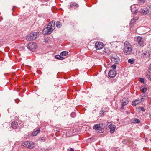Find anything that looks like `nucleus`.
I'll list each match as a JSON object with an SVG mask.
<instances>
[{"mask_svg": "<svg viewBox=\"0 0 151 151\" xmlns=\"http://www.w3.org/2000/svg\"><path fill=\"white\" fill-rule=\"evenodd\" d=\"M40 128H39L37 129L34 130V131L32 133V135L33 136H36L38 133L40 132Z\"/></svg>", "mask_w": 151, "mask_h": 151, "instance_id": "a211bd4d", "label": "nucleus"}, {"mask_svg": "<svg viewBox=\"0 0 151 151\" xmlns=\"http://www.w3.org/2000/svg\"><path fill=\"white\" fill-rule=\"evenodd\" d=\"M140 103V100L139 99H137L133 101L132 102V104L133 105L135 106L137 104H138Z\"/></svg>", "mask_w": 151, "mask_h": 151, "instance_id": "dca6fc26", "label": "nucleus"}, {"mask_svg": "<svg viewBox=\"0 0 151 151\" xmlns=\"http://www.w3.org/2000/svg\"><path fill=\"white\" fill-rule=\"evenodd\" d=\"M139 81H140L141 82L144 83V78H139Z\"/></svg>", "mask_w": 151, "mask_h": 151, "instance_id": "393cba45", "label": "nucleus"}, {"mask_svg": "<svg viewBox=\"0 0 151 151\" xmlns=\"http://www.w3.org/2000/svg\"><path fill=\"white\" fill-rule=\"evenodd\" d=\"M116 74V71L114 70H110L108 73V75L111 78L114 77Z\"/></svg>", "mask_w": 151, "mask_h": 151, "instance_id": "f8f14e48", "label": "nucleus"}, {"mask_svg": "<svg viewBox=\"0 0 151 151\" xmlns=\"http://www.w3.org/2000/svg\"><path fill=\"white\" fill-rule=\"evenodd\" d=\"M139 99L140 100V102L141 101H143L144 100V98H141V99Z\"/></svg>", "mask_w": 151, "mask_h": 151, "instance_id": "2f4dec72", "label": "nucleus"}, {"mask_svg": "<svg viewBox=\"0 0 151 151\" xmlns=\"http://www.w3.org/2000/svg\"><path fill=\"white\" fill-rule=\"evenodd\" d=\"M137 20V19L136 18H135L131 19L129 23L130 26L131 27H133L134 24L135 23L136 21Z\"/></svg>", "mask_w": 151, "mask_h": 151, "instance_id": "2eb2a0df", "label": "nucleus"}, {"mask_svg": "<svg viewBox=\"0 0 151 151\" xmlns=\"http://www.w3.org/2000/svg\"><path fill=\"white\" fill-rule=\"evenodd\" d=\"M108 128L110 129V132L111 133L114 132L116 126L115 125L112 124L111 122H108L107 124Z\"/></svg>", "mask_w": 151, "mask_h": 151, "instance_id": "1a4fd4ad", "label": "nucleus"}, {"mask_svg": "<svg viewBox=\"0 0 151 151\" xmlns=\"http://www.w3.org/2000/svg\"><path fill=\"white\" fill-rule=\"evenodd\" d=\"M19 125L17 122L15 121L12 122L11 124V127L14 129H16L19 127Z\"/></svg>", "mask_w": 151, "mask_h": 151, "instance_id": "4468645a", "label": "nucleus"}, {"mask_svg": "<svg viewBox=\"0 0 151 151\" xmlns=\"http://www.w3.org/2000/svg\"><path fill=\"white\" fill-rule=\"evenodd\" d=\"M132 48L130 44L127 41L125 42L124 44V52L127 54H130L132 51Z\"/></svg>", "mask_w": 151, "mask_h": 151, "instance_id": "f03ea898", "label": "nucleus"}, {"mask_svg": "<svg viewBox=\"0 0 151 151\" xmlns=\"http://www.w3.org/2000/svg\"><path fill=\"white\" fill-rule=\"evenodd\" d=\"M103 124H99L95 125L93 127L94 129L98 131L99 133H101L104 132V129L102 128Z\"/></svg>", "mask_w": 151, "mask_h": 151, "instance_id": "20e7f679", "label": "nucleus"}, {"mask_svg": "<svg viewBox=\"0 0 151 151\" xmlns=\"http://www.w3.org/2000/svg\"><path fill=\"white\" fill-rule=\"evenodd\" d=\"M141 91L143 93H144L147 91V88L144 87H142L141 88Z\"/></svg>", "mask_w": 151, "mask_h": 151, "instance_id": "b1692460", "label": "nucleus"}, {"mask_svg": "<svg viewBox=\"0 0 151 151\" xmlns=\"http://www.w3.org/2000/svg\"><path fill=\"white\" fill-rule=\"evenodd\" d=\"M27 48L31 51H34L37 48V46L35 43H29L27 46Z\"/></svg>", "mask_w": 151, "mask_h": 151, "instance_id": "0eeeda50", "label": "nucleus"}, {"mask_svg": "<svg viewBox=\"0 0 151 151\" xmlns=\"http://www.w3.org/2000/svg\"><path fill=\"white\" fill-rule=\"evenodd\" d=\"M144 55H146V54H145V53H144Z\"/></svg>", "mask_w": 151, "mask_h": 151, "instance_id": "4c0bfd02", "label": "nucleus"}, {"mask_svg": "<svg viewBox=\"0 0 151 151\" xmlns=\"http://www.w3.org/2000/svg\"><path fill=\"white\" fill-rule=\"evenodd\" d=\"M144 29H148V30H147V31H149V28H148V27H145V28H144Z\"/></svg>", "mask_w": 151, "mask_h": 151, "instance_id": "f704fd0d", "label": "nucleus"}, {"mask_svg": "<svg viewBox=\"0 0 151 151\" xmlns=\"http://www.w3.org/2000/svg\"><path fill=\"white\" fill-rule=\"evenodd\" d=\"M139 2L142 4H143L145 1V0H138Z\"/></svg>", "mask_w": 151, "mask_h": 151, "instance_id": "a878e982", "label": "nucleus"}, {"mask_svg": "<svg viewBox=\"0 0 151 151\" xmlns=\"http://www.w3.org/2000/svg\"><path fill=\"white\" fill-rule=\"evenodd\" d=\"M138 109H140V110L141 111H145V109L144 108V107H141L140 108H139V107L138 108Z\"/></svg>", "mask_w": 151, "mask_h": 151, "instance_id": "7c9ffc66", "label": "nucleus"}, {"mask_svg": "<svg viewBox=\"0 0 151 151\" xmlns=\"http://www.w3.org/2000/svg\"><path fill=\"white\" fill-rule=\"evenodd\" d=\"M22 145L24 147L30 148H33L35 146L34 143L33 142L31 141H26L24 143H23Z\"/></svg>", "mask_w": 151, "mask_h": 151, "instance_id": "423d86ee", "label": "nucleus"}, {"mask_svg": "<svg viewBox=\"0 0 151 151\" xmlns=\"http://www.w3.org/2000/svg\"><path fill=\"white\" fill-rule=\"evenodd\" d=\"M111 61L116 64L118 63L120 60L119 57L115 53L111 55Z\"/></svg>", "mask_w": 151, "mask_h": 151, "instance_id": "39448f33", "label": "nucleus"}, {"mask_svg": "<svg viewBox=\"0 0 151 151\" xmlns=\"http://www.w3.org/2000/svg\"><path fill=\"white\" fill-rule=\"evenodd\" d=\"M17 100H15V102H16V103H18V102H17Z\"/></svg>", "mask_w": 151, "mask_h": 151, "instance_id": "e433bc0d", "label": "nucleus"}, {"mask_svg": "<svg viewBox=\"0 0 151 151\" xmlns=\"http://www.w3.org/2000/svg\"><path fill=\"white\" fill-rule=\"evenodd\" d=\"M70 6L71 7H77L79 6V5L76 3L74 2H72L70 4Z\"/></svg>", "mask_w": 151, "mask_h": 151, "instance_id": "6ab92c4d", "label": "nucleus"}, {"mask_svg": "<svg viewBox=\"0 0 151 151\" xmlns=\"http://www.w3.org/2000/svg\"><path fill=\"white\" fill-rule=\"evenodd\" d=\"M42 1H49V0H41Z\"/></svg>", "mask_w": 151, "mask_h": 151, "instance_id": "c9c22d12", "label": "nucleus"}, {"mask_svg": "<svg viewBox=\"0 0 151 151\" xmlns=\"http://www.w3.org/2000/svg\"><path fill=\"white\" fill-rule=\"evenodd\" d=\"M39 35V33L38 32H33L30 33L29 35L27 36V39L29 41L34 40L36 39Z\"/></svg>", "mask_w": 151, "mask_h": 151, "instance_id": "7ed1b4c3", "label": "nucleus"}, {"mask_svg": "<svg viewBox=\"0 0 151 151\" xmlns=\"http://www.w3.org/2000/svg\"><path fill=\"white\" fill-rule=\"evenodd\" d=\"M140 11L141 14L144 15L150 13H151V6L147 7L144 9H141Z\"/></svg>", "mask_w": 151, "mask_h": 151, "instance_id": "6e6552de", "label": "nucleus"}, {"mask_svg": "<svg viewBox=\"0 0 151 151\" xmlns=\"http://www.w3.org/2000/svg\"><path fill=\"white\" fill-rule=\"evenodd\" d=\"M71 116L73 117H75L76 116V114L75 113L72 112L71 114Z\"/></svg>", "mask_w": 151, "mask_h": 151, "instance_id": "bb28decb", "label": "nucleus"}, {"mask_svg": "<svg viewBox=\"0 0 151 151\" xmlns=\"http://www.w3.org/2000/svg\"><path fill=\"white\" fill-rule=\"evenodd\" d=\"M132 123H139L140 122V121L139 119H137L134 118L132 119L131 121Z\"/></svg>", "mask_w": 151, "mask_h": 151, "instance_id": "f3484780", "label": "nucleus"}, {"mask_svg": "<svg viewBox=\"0 0 151 151\" xmlns=\"http://www.w3.org/2000/svg\"><path fill=\"white\" fill-rule=\"evenodd\" d=\"M148 72L150 73H151V64L150 65L149 68L148 70Z\"/></svg>", "mask_w": 151, "mask_h": 151, "instance_id": "cd10ccee", "label": "nucleus"}, {"mask_svg": "<svg viewBox=\"0 0 151 151\" xmlns=\"http://www.w3.org/2000/svg\"><path fill=\"white\" fill-rule=\"evenodd\" d=\"M68 151H74V150L73 148H70L69 150H68Z\"/></svg>", "mask_w": 151, "mask_h": 151, "instance_id": "72a5a7b5", "label": "nucleus"}, {"mask_svg": "<svg viewBox=\"0 0 151 151\" xmlns=\"http://www.w3.org/2000/svg\"><path fill=\"white\" fill-rule=\"evenodd\" d=\"M55 58L56 59L60 60H63L64 58L63 57H61V56L59 55H56L55 56Z\"/></svg>", "mask_w": 151, "mask_h": 151, "instance_id": "5701e85b", "label": "nucleus"}, {"mask_svg": "<svg viewBox=\"0 0 151 151\" xmlns=\"http://www.w3.org/2000/svg\"><path fill=\"white\" fill-rule=\"evenodd\" d=\"M55 28V22L52 21L48 24L47 27L42 31V33L44 35L50 34Z\"/></svg>", "mask_w": 151, "mask_h": 151, "instance_id": "f257e3e1", "label": "nucleus"}, {"mask_svg": "<svg viewBox=\"0 0 151 151\" xmlns=\"http://www.w3.org/2000/svg\"><path fill=\"white\" fill-rule=\"evenodd\" d=\"M128 103V101L127 98L125 97L124 98L122 99V108H123V106L127 105Z\"/></svg>", "mask_w": 151, "mask_h": 151, "instance_id": "ddd939ff", "label": "nucleus"}, {"mask_svg": "<svg viewBox=\"0 0 151 151\" xmlns=\"http://www.w3.org/2000/svg\"><path fill=\"white\" fill-rule=\"evenodd\" d=\"M146 76L147 77V78L148 79H150V80H151V76L149 75H147Z\"/></svg>", "mask_w": 151, "mask_h": 151, "instance_id": "c756f323", "label": "nucleus"}, {"mask_svg": "<svg viewBox=\"0 0 151 151\" xmlns=\"http://www.w3.org/2000/svg\"><path fill=\"white\" fill-rule=\"evenodd\" d=\"M149 127L147 125H146L145 127V128L146 129H148L149 128Z\"/></svg>", "mask_w": 151, "mask_h": 151, "instance_id": "473e14b6", "label": "nucleus"}, {"mask_svg": "<svg viewBox=\"0 0 151 151\" xmlns=\"http://www.w3.org/2000/svg\"><path fill=\"white\" fill-rule=\"evenodd\" d=\"M135 59L133 58L129 59L128 60V62L132 64H133L134 63Z\"/></svg>", "mask_w": 151, "mask_h": 151, "instance_id": "4be33fe9", "label": "nucleus"}, {"mask_svg": "<svg viewBox=\"0 0 151 151\" xmlns=\"http://www.w3.org/2000/svg\"><path fill=\"white\" fill-rule=\"evenodd\" d=\"M55 24H56V27L58 28H60L62 26L61 24L60 23V22H58V21L57 22H56Z\"/></svg>", "mask_w": 151, "mask_h": 151, "instance_id": "aec40b11", "label": "nucleus"}, {"mask_svg": "<svg viewBox=\"0 0 151 151\" xmlns=\"http://www.w3.org/2000/svg\"><path fill=\"white\" fill-rule=\"evenodd\" d=\"M104 46L103 43L100 42H96L95 44V47L96 50L101 49L103 48Z\"/></svg>", "mask_w": 151, "mask_h": 151, "instance_id": "9d476101", "label": "nucleus"}, {"mask_svg": "<svg viewBox=\"0 0 151 151\" xmlns=\"http://www.w3.org/2000/svg\"><path fill=\"white\" fill-rule=\"evenodd\" d=\"M111 67L114 70L116 68V66L115 65H113L111 66Z\"/></svg>", "mask_w": 151, "mask_h": 151, "instance_id": "c85d7f7f", "label": "nucleus"}, {"mask_svg": "<svg viewBox=\"0 0 151 151\" xmlns=\"http://www.w3.org/2000/svg\"><path fill=\"white\" fill-rule=\"evenodd\" d=\"M68 53L67 52L64 51L60 53V55L62 56H65L66 55L68 54Z\"/></svg>", "mask_w": 151, "mask_h": 151, "instance_id": "412c9836", "label": "nucleus"}, {"mask_svg": "<svg viewBox=\"0 0 151 151\" xmlns=\"http://www.w3.org/2000/svg\"><path fill=\"white\" fill-rule=\"evenodd\" d=\"M137 41L139 45L141 46H142L144 45V41L142 38L140 36H138L137 38Z\"/></svg>", "mask_w": 151, "mask_h": 151, "instance_id": "9b49d317", "label": "nucleus"}]
</instances>
